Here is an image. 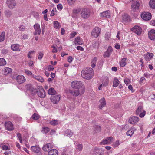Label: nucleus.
Returning a JSON list of instances; mask_svg holds the SVG:
<instances>
[{
    "instance_id": "f257e3e1",
    "label": "nucleus",
    "mask_w": 155,
    "mask_h": 155,
    "mask_svg": "<svg viewBox=\"0 0 155 155\" xmlns=\"http://www.w3.org/2000/svg\"><path fill=\"white\" fill-rule=\"evenodd\" d=\"M81 75L83 78L87 80L90 79L94 75L93 70L90 67L84 69L82 71Z\"/></svg>"
},
{
    "instance_id": "f03ea898",
    "label": "nucleus",
    "mask_w": 155,
    "mask_h": 155,
    "mask_svg": "<svg viewBox=\"0 0 155 155\" xmlns=\"http://www.w3.org/2000/svg\"><path fill=\"white\" fill-rule=\"evenodd\" d=\"M71 87L74 89L80 90L81 93L84 92V86L82 84L81 81H73L71 83Z\"/></svg>"
},
{
    "instance_id": "7ed1b4c3",
    "label": "nucleus",
    "mask_w": 155,
    "mask_h": 155,
    "mask_svg": "<svg viewBox=\"0 0 155 155\" xmlns=\"http://www.w3.org/2000/svg\"><path fill=\"white\" fill-rule=\"evenodd\" d=\"M143 107L139 106L136 111V114L137 115H139V116L141 118L143 117L145 115L146 111L143 109Z\"/></svg>"
},
{
    "instance_id": "20e7f679",
    "label": "nucleus",
    "mask_w": 155,
    "mask_h": 155,
    "mask_svg": "<svg viewBox=\"0 0 155 155\" xmlns=\"http://www.w3.org/2000/svg\"><path fill=\"white\" fill-rule=\"evenodd\" d=\"M141 18L144 20L147 21L151 19V14L148 12H144L141 14Z\"/></svg>"
},
{
    "instance_id": "39448f33",
    "label": "nucleus",
    "mask_w": 155,
    "mask_h": 155,
    "mask_svg": "<svg viewBox=\"0 0 155 155\" xmlns=\"http://www.w3.org/2000/svg\"><path fill=\"white\" fill-rule=\"evenodd\" d=\"M90 15V11L87 8H84L83 9L81 13V17L84 18H87L89 17Z\"/></svg>"
},
{
    "instance_id": "423d86ee",
    "label": "nucleus",
    "mask_w": 155,
    "mask_h": 155,
    "mask_svg": "<svg viewBox=\"0 0 155 155\" xmlns=\"http://www.w3.org/2000/svg\"><path fill=\"white\" fill-rule=\"evenodd\" d=\"M113 141V138L112 137H110L103 140L100 143V144H108L111 143Z\"/></svg>"
},
{
    "instance_id": "0eeeda50",
    "label": "nucleus",
    "mask_w": 155,
    "mask_h": 155,
    "mask_svg": "<svg viewBox=\"0 0 155 155\" xmlns=\"http://www.w3.org/2000/svg\"><path fill=\"white\" fill-rule=\"evenodd\" d=\"M101 31V29L99 28L95 27L93 29L91 32V35L94 38H97L100 34Z\"/></svg>"
},
{
    "instance_id": "6e6552de",
    "label": "nucleus",
    "mask_w": 155,
    "mask_h": 155,
    "mask_svg": "<svg viewBox=\"0 0 155 155\" xmlns=\"http://www.w3.org/2000/svg\"><path fill=\"white\" fill-rule=\"evenodd\" d=\"M6 4L8 8L10 9L14 8L16 5V2L15 0H7Z\"/></svg>"
},
{
    "instance_id": "1a4fd4ad",
    "label": "nucleus",
    "mask_w": 155,
    "mask_h": 155,
    "mask_svg": "<svg viewBox=\"0 0 155 155\" xmlns=\"http://www.w3.org/2000/svg\"><path fill=\"white\" fill-rule=\"evenodd\" d=\"M37 93L38 97L41 98H44L45 97V92L43 88H41L38 91L35 90L34 93Z\"/></svg>"
},
{
    "instance_id": "9d476101",
    "label": "nucleus",
    "mask_w": 155,
    "mask_h": 155,
    "mask_svg": "<svg viewBox=\"0 0 155 155\" xmlns=\"http://www.w3.org/2000/svg\"><path fill=\"white\" fill-rule=\"evenodd\" d=\"M132 31L137 35H140L141 33L142 29L139 26L135 25L132 28Z\"/></svg>"
},
{
    "instance_id": "9b49d317",
    "label": "nucleus",
    "mask_w": 155,
    "mask_h": 155,
    "mask_svg": "<svg viewBox=\"0 0 155 155\" xmlns=\"http://www.w3.org/2000/svg\"><path fill=\"white\" fill-rule=\"evenodd\" d=\"M16 80L18 83L20 84L25 82V78L22 75H18L16 78Z\"/></svg>"
},
{
    "instance_id": "f8f14e48",
    "label": "nucleus",
    "mask_w": 155,
    "mask_h": 155,
    "mask_svg": "<svg viewBox=\"0 0 155 155\" xmlns=\"http://www.w3.org/2000/svg\"><path fill=\"white\" fill-rule=\"evenodd\" d=\"M60 99V95H56L51 97V101L54 104H57Z\"/></svg>"
},
{
    "instance_id": "ddd939ff",
    "label": "nucleus",
    "mask_w": 155,
    "mask_h": 155,
    "mask_svg": "<svg viewBox=\"0 0 155 155\" xmlns=\"http://www.w3.org/2000/svg\"><path fill=\"white\" fill-rule=\"evenodd\" d=\"M139 120V118L137 116H133L130 117L129 120V122L131 124H134L137 123Z\"/></svg>"
},
{
    "instance_id": "4468645a",
    "label": "nucleus",
    "mask_w": 155,
    "mask_h": 155,
    "mask_svg": "<svg viewBox=\"0 0 155 155\" xmlns=\"http://www.w3.org/2000/svg\"><path fill=\"white\" fill-rule=\"evenodd\" d=\"M5 128L8 131H12L14 129L13 124L10 121L6 122L5 123Z\"/></svg>"
},
{
    "instance_id": "2eb2a0df",
    "label": "nucleus",
    "mask_w": 155,
    "mask_h": 155,
    "mask_svg": "<svg viewBox=\"0 0 155 155\" xmlns=\"http://www.w3.org/2000/svg\"><path fill=\"white\" fill-rule=\"evenodd\" d=\"M148 36L150 39L155 40V30L154 29L150 30L148 32Z\"/></svg>"
},
{
    "instance_id": "dca6fc26",
    "label": "nucleus",
    "mask_w": 155,
    "mask_h": 155,
    "mask_svg": "<svg viewBox=\"0 0 155 155\" xmlns=\"http://www.w3.org/2000/svg\"><path fill=\"white\" fill-rule=\"evenodd\" d=\"M113 51V49L111 46H109L107 50L105 52L104 54V57H109Z\"/></svg>"
},
{
    "instance_id": "f3484780",
    "label": "nucleus",
    "mask_w": 155,
    "mask_h": 155,
    "mask_svg": "<svg viewBox=\"0 0 155 155\" xmlns=\"http://www.w3.org/2000/svg\"><path fill=\"white\" fill-rule=\"evenodd\" d=\"M69 92L75 96H77L79 94H82L84 93H81L80 90L79 89L70 90Z\"/></svg>"
},
{
    "instance_id": "a211bd4d",
    "label": "nucleus",
    "mask_w": 155,
    "mask_h": 155,
    "mask_svg": "<svg viewBox=\"0 0 155 155\" xmlns=\"http://www.w3.org/2000/svg\"><path fill=\"white\" fill-rule=\"evenodd\" d=\"M140 4L138 1L134 2L131 5L132 8L134 12H135L136 10L139 9Z\"/></svg>"
},
{
    "instance_id": "6ab92c4d",
    "label": "nucleus",
    "mask_w": 155,
    "mask_h": 155,
    "mask_svg": "<svg viewBox=\"0 0 155 155\" xmlns=\"http://www.w3.org/2000/svg\"><path fill=\"white\" fill-rule=\"evenodd\" d=\"M92 155H103L104 153L102 150L98 148H95L94 150Z\"/></svg>"
},
{
    "instance_id": "aec40b11",
    "label": "nucleus",
    "mask_w": 155,
    "mask_h": 155,
    "mask_svg": "<svg viewBox=\"0 0 155 155\" xmlns=\"http://www.w3.org/2000/svg\"><path fill=\"white\" fill-rule=\"evenodd\" d=\"M100 16L102 17L109 18L110 17V14L109 11H106L101 13Z\"/></svg>"
},
{
    "instance_id": "412c9836",
    "label": "nucleus",
    "mask_w": 155,
    "mask_h": 155,
    "mask_svg": "<svg viewBox=\"0 0 155 155\" xmlns=\"http://www.w3.org/2000/svg\"><path fill=\"white\" fill-rule=\"evenodd\" d=\"M99 101L100 104L99 105V108L101 109H102V108L106 105V101L105 98L103 97Z\"/></svg>"
},
{
    "instance_id": "4be33fe9",
    "label": "nucleus",
    "mask_w": 155,
    "mask_h": 155,
    "mask_svg": "<svg viewBox=\"0 0 155 155\" xmlns=\"http://www.w3.org/2000/svg\"><path fill=\"white\" fill-rule=\"evenodd\" d=\"M11 48L12 50L19 51H20V48H19V45L18 44H14L12 45L11 46Z\"/></svg>"
},
{
    "instance_id": "5701e85b",
    "label": "nucleus",
    "mask_w": 155,
    "mask_h": 155,
    "mask_svg": "<svg viewBox=\"0 0 155 155\" xmlns=\"http://www.w3.org/2000/svg\"><path fill=\"white\" fill-rule=\"evenodd\" d=\"M51 148V144L47 143L44 145L42 147V150L45 152H48Z\"/></svg>"
},
{
    "instance_id": "b1692460",
    "label": "nucleus",
    "mask_w": 155,
    "mask_h": 155,
    "mask_svg": "<svg viewBox=\"0 0 155 155\" xmlns=\"http://www.w3.org/2000/svg\"><path fill=\"white\" fill-rule=\"evenodd\" d=\"M130 20V17L127 14H124L122 16L123 22H128Z\"/></svg>"
},
{
    "instance_id": "393cba45",
    "label": "nucleus",
    "mask_w": 155,
    "mask_h": 155,
    "mask_svg": "<svg viewBox=\"0 0 155 155\" xmlns=\"http://www.w3.org/2000/svg\"><path fill=\"white\" fill-rule=\"evenodd\" d=\"M153 54L152 53H148L144 55V58L146 61H150L153 57Z\"/></svg>"
},
{
    "instance_id": "a878e982",
    "label": "nucleus",
    "mask_w": 155,
    "mask_h": 155,
    "mask_svg": "<svg viewBox=\"0 0 155 155\" xmlns=\"http://www.w3.org/2000/svg\"><path fill=\"white\" fill-rule=\"evenodd\" d=\"M34 27L35 31H37L38 32V34L40 35L41 32L40 25L38 24H35L34 25Z\"/></svg>"
},
{
    "instance_id": "bb28decb",
    "label": "nucleus",
    "mask_w": 155,
    "mask_h": 155,
    "mask_svg": "<svg viewBox=\"0 0 155 155\" xmlns=\"http://www.w3.org/2000/svg\"><path fill=\"white\" fill-rule=\"evenodd\" d=\"M58 152L55 149L50 150L48 152V155H58Z\"/></svg>"
},
{
    "instance_id": "cd10ccee",
    "label": "nucleus",
    "mask_w": 155,
    "mask_h": 155,
    "mask_svg": "<svg viewBox=\"0 0 155 155\" xmlns=\"http://www.w3.org/2000/svg\"><path fill=\"white\" fill-rule=\"evenodd\" d=\"M136 130V129L134 128L133 127L131 128L130 130L128 131L127 133L126 134L127 136H130L131 137L132 135L133 134L134 131Z\"/></svg>"
},
{
    "instance_id": "c85d7f7f",
    "label": "nucleus",
    "mask_w": 155,
    "mask_h": 155,
    "mask_svg": "<svg viewBox=\"0 0 155 155\" xmlns=\"http://www.w3.org/2000/svg\"><path fill=\"white\" fill-rule=\"evenodd\" d=\"M32 77L34 78L41 82H42L44 81L43 78L41 76H36L35 75H32Z\"/></svg>"
},
{
    "instance_id": "c756f323",
    "label": "nucleus",
    "mask_w": 155,
    "mask_h": 155,
    "mask_svg": "<svg viewBox=\"0 0 155 155\" xmlns=\"http://www.w3.org/2000/svg\"><path fill=\"white\" fill-rule=\"evenodd\" d=\"M74 43L76 45H80L83 44V43L80 41L79 37H77L75 38Z\"/></svg>"
},
{
    "instance_id": "7c9ffc66",
    "label": "nucleus",
    "mask_w": 155,
    "mask_h": 155,
    "mask_svg": "<svg viewBox=\"0 0 155 155\" xmlns=\"http://www.w3.org/2000/svg\"><path fill=\"white\" fill-rule=\"evenodd\" d=\"M25 87L27 90L30 91L31 92H32L35 90L32 85L30 84L26 85Z\"/></svg>"
},
{
    "instance_id": "2f4dec72",
    "label": "nucleus",
    "mask_w": 155,
    "mask_h": 155,
    "mask_svg": "<svg viewBox=\"0 0 155 155\" xmlns=\"http://www.w3.org/2000/svg\"><path fill=\"white\" fill-rule=\"evenodd\" d=\"M64 134L67 136L71 137L73 135V133L71 130L67 129L65 131Z\"/></svg>"
},
{
    "instance_id": "473e14b6",
    "label": "nucleus",
    "mask_w": 155,
    "mask_h": 155,
    "mask_svg": "<svg viewBox=\"0 0 155 155\" xmlns=\"http://www.w3.org/2000/svg\"><path fill=\"white\" fill-rule=\"evenodd\" d=\"M120 83L119 80L117 78H114L113 84V86L117 87L118 86Z\"/></svg>"
},
{
    "instance_id": "72a5a7b5",
    "label": "nucleus",
    "mask_w": 155,
    "mask_h": 155,
    "mask_svg": "<svg viewBox=\"0 0 155 155\" xmlns=\"http://www.w3.org/2000/svg\"><path fill=\"white\" fill-rule=\"evenodd\" d=\"M31 148L32 151L35 153H38L40 150V148L37 146H32Z\"/></svg>"
},
{
    "instance_id": "f704fd0d",
    "label": "nucleus",
    "mask_w": 155,
    "mask_h": 155,
    "mask_svg": "<svg viewBox=\"0 0 155 155\" xmlns=\"http://www.w3.org/2000/svg\"><path fill=\"white\" fill-rule=\"evenodd\" d=\"M149 4L151 8L155 9V0H150L149 2Z\"/></svg>"
},
{
    "instance_id": "c9c22d12",
    "label": "nucleus",
    "mask_w": 155,
    "mask_h": 155,
    "mask_svg": "<svg viewBox=\"0 0 155 155\" xmlns=\"http://www.w3.org/2000/svg\"><path fill=\"white\" fill-rule=\"evenodd\" d=\"M56 92L54 89L52 87L50 88L48 91V94L49 95H54L56 94Z\"/></svg>"
},
{
    "instance_id": "e433bc0d",
    "label": "nucleus",
    "mask_w": 155,
    "mask_h": 155,
    "mask_svg": "<svg viewBox=\"0 0 155 155\" xmlns=\"http://www.w3.org/2000/svg\"><path fill=\"white\" fill-rule=\"evenodd\" d=\"M126 58H124L121 60L120 63L121 67H124L126 65Z\"/></svg>"
},
{
    "instance_id": "4c0bfd02",
    "label": "nucleus",
    "mask_w": 155,
    "mask_h": 155,
    "mask_svg": "<svg viewBox=\"0 0 155 155\" xmlns=\"http://www.w3.org/2000/svg\"><path fill=\"white\" fill-rule=\"evenodd\" d=\"M54 26L56 29H59L61 27L60 24L57 21L54 22Z\"/></svg>"
},
{
    "instance_id": "58836bf2",
    "label": "nucleus",
    "mask_w": 155,
    "mask_h": 155,
    "mask_svg": "<svg viewBox=\"0 0 155 155\" xmlns=\"http://www.w3.org/2000/svg\"><path fill=\"white\" fill-rule=\"evenodd\" d=\"M99 45V41H94L93 45V47L94 48H97Z\"/></svg>"
},
{
    "instance_id": "ea45409f",
    "label": "nucleus",
    "mask_w": 155,
    "mask_h": 155,
    "mask_svg": "<svg viewBox=\"0 0 155 155\" xmlns=\"http://www.w3.org/2000/svg\"><path fill=\"white\" fill-rule=\"evenodd\" d=\"M4 71L5 74H6L11 72L12 70L11 68L8 67H5L4 68Z\"/></svg>"
},
{
    "instance_id": "a19ab883",
    "label": "nucleus",
    "mask_w": 155,
    "mask_h": 155,
    "mask_svg": "<svg viewBox=\"0 0 155 155\" xmlns=\"http://www.w3.org/2000/svg\"><path fill=\"white\" fill-rule=\"evenodd\" d=\"M6 62L5 59L3 58H0V66L5 65Z\"/></svg>"
},
{
    "instance_id": "79ce46f5",
    "label": "nucleus",
    "mask_w": 155,
    "mask_h": 155,
    "mask_svg": "<svg viewBox=\"0 0 155 155\" xmlns=\"http://www.w3.org/2000/svg\"><path fill=\"white\" fill-rule=\"evenodd\" d=\"M5 32H3L0 35V42L3 41L5 39Z\"/></svg>"
},
{
    "instance_id": "37998d69",
    "label": "nucleus",
    "mask_w": 155,
    "mask_h": 155,
    "mask_svg": "<svg viewBox=\"0 0 155 155\" xmlns=\"http://www.w3.org/2000/svg\"><path fill=\"white\" fill-rule=\"evenodd\" d=\"M97 60L96 57H95L92 61L91 67L92 68H94L95 66Z\"/></svg>"
},
{
    "instance_id": "c03bdc74",
    "label": "nucleus",
    "mask_w": 155,
    "mask_h": 155,
    "mask_svg": "<svg viewBox=\"0 0 155 155\" xmlns=\"http://www.w3.org/2000/svg\"><path fill=\"white\" fill-rule=\"evenodd\" d=\"M77 146L76 147L77 150H78L79 151H81L83 148V146L82 144H78L77 145Z\"/></svg>"
},
{
    "instance_id": "a18cd8bd",
    "label": "nucleus",
    "mask_w": 155,
    "mask_h": 155,
    "mask_svg": "<svg viewBox=\"0 0 155 155\" xmlns=\"http://www.w3.org/2000/svg\"><path fill=\"white\" fill-rule=\"evenodd\" d=\"M32 118L35 120H37L39 119V116L36 113H34L31 117Z\"/></svg>"
},
{
    "instance_id": "49530a36",
    "label": "nucleus",
    "mask_w": 155,
    "mask_h": 155,
    "mask_svg": "<svg viewBox=\"0 0 155 155\" xmlns=\"http://www.w3.org/2000/svg\"><path fill=\"white\" fill-rule=\"evenodd\" d=\"M108 78H106L104 81L102 82V84L104 86H106L108 84Z\"/></svg>"
},
{
    "instance_id": "de8ad7c7",
    "label": "nucleus",
    "mask_w": 155,
    "mask_h": 155,
    "mask_svg": "<svg viewBox=\"0 0 155 155\" xmlns=\"http://www.w3.org/2000/svg\"><path fill=\"white\" fill-rule=\"evenodd\" d=\"M49 128L48 127H43L42 128V132L44 133H46L49 131Z\"/></svg>"
},
{
    "instance_id": "09e8293b",
    "label": "nucleus",
    "mask_w": 155,
    "mask_h": 155,
    "mask_svg": "<svg viewBox=\"0 0 155 155\" xmlns=\"http://www.w3.org/2000/svg\"><path fill=\"white\" fill-rule=\"evenodd\" d=\"M50 123L52 125L55 126L58 124V121L56 120H54L50 121Z\"/></svg>"
},
{
    "instance_id": "8fccbe9b",
    "label": "nucleus",
    "mask_w": 155,
    "mask_h": 155,
    "mask_svg": "<svg viewBox=\"0 0 155 155\" xmlns=\"http://www.w3.org/2000/svg\"><path fill=\"white\" fill-rule=\"evenodd\" d=\"M94 127L95 129V131L96 132H99L101 131V129L100 126L98 125H95Z\"/></svg>"
},
{
    "instance_id": "3c124183",
    "label": "nucleus",
    "mask_w": 155,
    "mask_h": 155,
    "mask_svg": "<svg viewBox=\"0 0 155 155\" xmlns=\"http://www.w3.org/2000/svg\"><path fill=\"white\" fill-rule=\"evenodd\" d=\"M19 31H24L26 29L25 26L23 25H20L19 27Z\"/></svg>"
},
{
    "instance_id": "603ef678",
    "label": "nucleus",
    "mask_w": 155,
    "mask_h": 155,
    "mask_svg": "<svg viewBox=\"0 0 155 155\" xmlns=\"http://www.w3.org/2000/svg\"><path fill=\"white\" fill-rule=\"evenodd\" d=\"M110 34L109 32H107L105 34V38L106 40H108L109 39L110 36Z\"/></svg>"
},
{
    "instance_id": "864d4df0",
    "label": "nucleus",
    "mask_w": 155,
    "mask_h": 155,
    "mask_svg": "<svg viewBox=\"0 0 155 155\" xmlns=\"http://www.w3.org/2000/svg\"><path fill=\"white\" fill-rule=\"evenodd\" d=\"M124 81L125 84L127 85L129 84L131 82L130 81L128 78H125L124 79Z\"/></svg>"
},
{
    "instance_id": "5fc2aeb1",
    "label": "nucleus",
    "mask_w": 155,
    "mask_h": 155,
    "mask_svg": "<svg viewBox=\"0 0 155 155\" xmlns=\"http://www.w3.org/2000/svg\"><path fill=\"white\" fill-rule=\"evenodd\" d=\"M43 53L40 52L38 53V58L39 60H41L43 56Z\"/></svg>"
},
{
    "instance_id": "6e6d98bb",
    "label": "nucleus",
    "mask_w": 155,
    "mask_h": 155,
    "mask_svg": "<svg viewBox=\"0 0 155 155\" xmlns=\"http://www.w3.org/2000/svg\"><path fill=\"white\" fill-rule=\"evenodd\" d=\"M77 33L76 32H73L71 33L70 35V38H73L75 35L77 34Z\"/></svg>"
},
{
    "instance_id": "4d7b16f0",
    "label": "nucleus",
    "mask_w": 155,
    "mask_h": 155,
    "mask_svg": "<svg viewBox=\"0 0 155 155\" xmlns=\"http://www.w3.org/2000/svg\"><path fill=\"white\" fill-rule=\"evenodd\" d=\"M56 9L55 8H54L51 11V13L50 14V16H53L54 15L55 13H54V11H56Z\"/></svg>"
},
{
    "instance_id": "13d9d810",
    "label": "nucleus",
    "mask_w": 155,
    "mask_h": 155,
    "mask_svg": "<svg viewBox=\"0 0 155 155\" xmlns=\"http://www.w3.org/2000/svg\"><path fill=\"white\" fill-rule=\"evenodd\" d=\"M1 147L4 150H7L8 148V146L5 145H2V146H1Z\"/></svg>"
},
{
    "instance_id": "bf43d9fd",
    "label": "nucleus",
    "mask_w": 155,
    "mask_h": 155,
    "mask_svg": "<svg viewBox=\"0 0 155 155\" xmlns=\"http://www.w3.org/2000/svg\"><path fill=\"white\" fill-rule=\"evenodd\" d=\"M152 75L151 74H149L147 73H145L144 74V76L147 78H149L150 77V76Z\"/></svg>"
},
{
    "instance_id": "052dcab7",
    "label": "nucleus",
    "mask_w": 155,
    "mask_h": 155,
    "mask_svg": "<svg viewBox=\"0 0 155 155\" xmlns=\"http://www.w3.org/2000/svg\"><path fill=\"white\" fill-rule=\"evenodd\" d=\"M54 68V67L52 65H49L48 66V70L49 71H51L53 70Z\"/></svg>"
},
{
    "instance_id": "680f3d73",
    "label": "nucleus",
    "mask_w": 155,
    "mask_h": 155,
    "mask_svg": "<svg viewBox=\"0 0 155 155\" xmlns=\"http://www.w3.org/2000/svg\"><path fill=\"white\" fill-rule=\"evenodd\" d=\"M57 8L58 10H61L63 8V6L61 4H58L57 5Z\"/></svg>"
},
{
    "instance_id": "e2e57ef3",
    "label": "nucleus",
    "mask_w": 155,
    "mask_h": 155,
    "mask_svg": "<svg viewBox=\"0 0 155 155\" xmlns=\"http://www.w3.org/2000/svg\"><path fill=\"white\" fill-rule=\"evenodd\" d=\"M25 73L28 75H31L32 76V75H33L32 74L31 72L28 70H25Z\"/></svg>"
},
{
    "instance_id": "0e129e2a",
    "label": "nucleus",
    "mask_w": 155,
    "mask_h": 155,
    "mask_svg": "<svg viewBox=\"0 0 155 155\" xmlns=\"http://www.w3.org/2000/svg\"><path fill=\"white\" fill-rule=\"evenodd\" d=\"M146 79H145V78L143 77H141V78H140V80L139 81V83H143V81L144 80H145Z\"/></svg>"
},
{
    "instance_id": "69168bd1",
    "label": "nucleus",
    "mask_w": 155,
    "mask_h": 155,
    "mask_svg": "<svg viewBox=\"0 0 155 155\" xmlns=\"http://www.w3.org/2000/svg\"><path fill=\"white\" fill-rule=\"evenodd\" d=\"M68 3L70 4H72L73 3H74L76 0H67Z\"/></svg>"
},
{
    "instance_id": "338daca9",
    "label": "nucleus",
    "mask_w": 155,
    "mask_h": 155,
    "mask_svg": "<svg viewBox=\"0 0 155 155\" xmlns=\"http://www.w3.org/2000/svg\"><path fill=\"white\" fill-rule=\"evenodd\" d=\"M77 49L78 50H80L81 51H83L84 50V48L80 46H78L77 47Z\"/></svg>"
},
{
    "instance_id": "774afa93",
    "label": "nucleus",
    "mask_w": 155,
    "mask_h": 155,
    "mask_svg": "<svg viewBox=\"0 0 155 155\" xmlns=\"http://www.w3.org/2000/svg\"><path fill=\"white\" fill-rule=\"evenodd\" d=\"M72 58L71 56H69L68 58V61L69 63H71L72 61Z\"/></svg>"
}]
</instances>
